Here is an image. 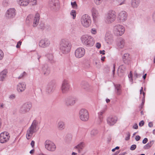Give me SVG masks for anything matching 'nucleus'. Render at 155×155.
<instances>
[{
	"label": "nucleus",
	"mask_w": 155,
	"mask_h": 155,
	"mask_svg": "<svg viewBox=\"0 0 155 155\" xmlns=\"http://www.w3.org/2000/svg\"><path fill=\"white\" fill-rule=\"evenodd\" d=\"M96 46L97 48H100L101 46V44L100 43L97 42L96 44Z\"/></svg>",
	"instance_id": "53"
},
{
	"label": "nucleus",
	"mask_w": 155,
	"mask_h": 155,
	"mask_svg": "<svg viewBox=\"0 0 155 155\" xmlns=\"http://www.w3.org/2000/svg\"><path fill=\"white\" fill-rule=\"evenodd\" d=\"M103 0H94V2L96 5H99L101 4Z\"/></svg>",
	"instance_id": "43"
},
{
	"label": "nucleus",
	"mask_w": 155,
	"mask_h": 155,
	"mask_svg": "<svg viewBox=\"0 0 155 155\" xmlns=\"http://www.w3.org/2000/svg\"><path fill=\"white\" fill-rule=\"evenodd\" d=\"M127 14L126 12L123 11H121L118 14V18L120 22L125 21L127 18Z\"/></svg>",
	"instance_id": "18"
},
{
	"label": "nucleus",
	"mask_w": 155,
	"mask_h": 155,
	"mask_svg": "<svg viewBox=\"0 0 155 155\" xmlns=\"http://www.w3.org/2000/svg\"><path fill=\"white\" fill-rule=\"evenodd\" d=\"M55 85L54 83L52 82H50L48 85L46 89V92L50 94L52 93L54 90Z\"/></svg>",
	"instance_id": "21"
},
{
	"label": "nucleus",
	"mask_w": 155,
	"mask_h": 155,
	"mask_svg": "<svg viewBox=\"0 0 155 155\" xmlns=\"http://www.w3.org/2000/svg\"><path fill=\"white\" fill-rule=\"evenodd\" d=\"M115 88V92L118 95H120L121 93V86L119 84H114Z\"/></svg>",
	"instance_id": "30"
},
{
	"label": "nucleus",
	"mask_w": 155,
	"mask_h": 155,
	"mask_svg": "<svg viewBox=\"0 0 155 155\" xmlns=\"http://www.w3.org/2000/svg\"><path fill=\"white\" fill-rule=\"evenodd\" d=\"M46 57L48 61L50 63H53L55 62L54 59V57L53 54L48 53L46 55Z\"/></svg>",
	"instance_id": "31"
},
{
	"label": "nucleus",
	"mask_w": 155,
	"mask_h": 155,
	"mask_svg": "<svg viewBox=\"0 0 155 155\" xmlns=\"http://www.w3.org/2000/svg\"><path fill=\"white\" fill-rule=\"evenodd\" d=\"M116 2L118 5H125L127 4V0H116Z\"/></svg>",
	"instance_id": "35"
},
{
	"label": "nucleus",
	"mask_w": 155,
	"mask_h": 155,
	"mask_svg": "<svg viewBox=\"0 0 155 155\" xmlns=\"http://www.w3.org/2000/svg\"><path fill=\"white\" fill-rule=\"evenodd\" d=\"M26 84L24 82L19 83L17 85V90L18 92L24 91L26 89Z\"/></svg>",
	"instance_id": "19"
},
{
	"label": "nucleus",
	"mask_w": 155,
	"mask_h": 155,
	"mask_svg": "<svg viewBox=\"0 0 155 155\" xmlns=\"http://www.w3.org/2000/svg\"><path fill=\"white\" fill-rule=\"evenodd\" d=\"M140 3V0H131V6L133 8H137L139 6Z\"/></svg>",
	"instance_id": "29"
},
{
	"label": "nucleus",
	"mask_w": 155,
	"mask_h": 155,
	"mask_svg": "<svg viewBox=\"0 0 155 155\" xmlns=\"http://www.w3.org/2000/svg\"><path fill=\"white\" fill-rule=\"evenodd\" d=\"M133 128L135 129H137L138 128V126L137 124H134L133 127Z\"/></svg>",
	"instance_id": "60"
},
{
	"label": "nucleus",
	"mask_w": 155,
	"mask_h": 155,
	"mask_svg": "<svg viewBox=\"0 0 155 155\" xmlns=\"http://www.w3.org/2000/svg\"><path fill=\"white\" fill-rule=\"evenodd\" d=\"M35 141L34 140L31 141V145L32 147H34L35 146Z\"/></svg>",
	"instance_id": "59"
},
{
	"label": "nucleus",
	"mask_w": 155,
	"mask_h": 155,
	"mask_svg": "<svg viewBox=\"0 0 155 155\" xmlns=\"http://www.w3.org/2000/svg\"><path fill=\"white\" fill-rule=\"evenodd\" d=\"M148 126L150 127H151L153 126V124L151 122H149L148 124Z\"/></svg>",
	"instance_id": "63"
},
{
	"label": "nucleus",
	"mask_w": 155,
	"mask_h": 155,
	"mask_svg": "<svg viewBox=\"0 0 155 155\" xmlns=\"http://www.w3.org/2000/svg\"><path fill=\"white\" fill-rule=\"evenodd\" d=\"M70 15L73 16V18L74 19L76 16V11L74 10H72L70 12Z\"/></svg>",
	"instance_id": "40"
},
{
	"label": "nucleus",
	"mask_w": 155,
	"mask_h": 155,
	"mask_svg": "<svg viewBox=\"0 0 155 155\" xmlns=\"http://www.w3.org/2000/svg\"><path fill=\"white\" fill-rule=\"evenodd\" d=\"M45 148L48 150L54 152L56 149V146L55 143L52 141L49 140H47L45 142Z\"/></svg>",
	"instance_id": "7"
},
{
	"label": "nucleus",
	"mask_w": 155,
	"mask_h": 155,
	"mask_svg": "<svg viewBox=\"0 0 155 155\" xmlns=\"http://www.w3.org/2000/svg\"><path fill=\"white\" fill-rule=\"evenodd\" d=\"M81 85L82 88L87 91H90L92 90V87L87 82H82Z\"/></svg>",
	"instance_id": "24"
},
{
	"label": "nucleus",
	"mask_w": 155,
	"mask_h": 155,
	"mask_svg": "<svg viewBox=\"0 0 155 155\" xmlns=\"http://www.w3.org/2000/svg\"><path fill=\"white\" fill-rule=\"evenodd\" d=\"M80 118V119L84 121L88 120L89 119V113L87 110L85 109L82 108L79 111Z\"/></svg>",
	"instance_id": "8"
},
{
	"label": "nucleus",
	"mask_w": 155,
	"mask_h": 155,
	"mask_svg": "<svg viewBox=\"0 0 155 155\" xmlns=\"http://www.w3.org/2000/svg\"><path fill=\"white\" fill-rule=\"evenodd\" d=\"M117 117L113 116H110L107 118V123L110 126L114 125L117 121Z\"/></svg>",
	"instance_id": "22"
},
{
	"label": "nucleus",
	"mask_w": 155,
	"mask_h": 155,
	"mask_svg": "<svg viewBox=\"0 0 155 155\" xmlns=\"http://www.w3.org/2000/svg\"><path fill=\"white\" fill-rule=\"evenodd\" d=\"M115 11L110 10L107 14V23L110 24L114 22L116 19Z\"/></svg>",
	"instance_id": "10"
},
{
	"label": "nucleus",
	"mask_w": 155,
	"mask_h": 155,
	"mask_svg": "<svg viewBox=\"0 0 155 155\" xmlns=\"http://www.w3.org/2000/svg\"><path fill=\"white\" fill-rule=\"evenodd\" d=\"M31 107L32 104L31 103H25L20 107L19 112L21 114H25L29 111Z\"/></svg>",
	"instance_id": "6"
},
{
	"label": "nucleus",
	"mask_w": 155,
	"mask_h": 155,
	"mask_svg": "<svg viewBox=\"0 0 155 155\" xmlns=\"http://www.w3.org/2000/svg\"><path fill=\"white\" fill-rule=\"evenodd\" d=\"M140 137L139 136H136L135 137V140L137 141H138L140 140Z\"/></svg>",
	"instance_id": "58"
},
{
	"label": "nucleus",
	"mask_w": 155,
	"mask_h": 155,
	"mask_svg": "<svg viewBox=\"0 0 155 155\" xmlns=\"http://www.w3.org/2000/svg\"><path fill=\"white\" fill-rule=\"evenodd\" d=\"M115 64H113L112 66L110 67V70H112V71L113 76L114 77V72L115 71Z\"/></svg>",
	"instance_id": "41"
},
{
	"label": "nucleus",
	"mask_w": 155,
	"mask_h": 155,
	"mask_svg": "<svg viewBox=\"0 0 155 155\" xmlns=\"http://www.w3.org/2000/svg\"><path fill=\"white\" fill-rule=\"evenodd\" d=\"M60 49L63 54L69 52L71 47V45L69 40L63 38L61 40L60 42Z\"/></svg>",
	"instance_id": "1"
},
{
	"label": "nucleus",
	"mask_w": 155,
	"mask_h": 155,
	"mask_svg": "<svg viewBox=\"0 0 155 155\" xmlns=\"http://www.w3.org/2000/svg\"><path fill=\"white\" fill-rule=\"evenodd\" d=\"M58 0H50L48 3V7L51 10H56L59 7Z\"/></svg>",
	"instance_id": "14"
},
{
	"label": "nucleus",
	"mask_w": 155,
	"mask_h": 155,
	"mask_svg": "<svg viewBox=\"0 0 155 155\" xmlns=\"http://www.w3.org/2000/svg\"><path fill=\"white\" fill-rule=\"evenodd\" d=\"M51 43L50 41L48 38H45L41 39L39 43L40 47L45 48L49 47Z\"/></svg>",
	"instance_id": "16"
},
{
	"label": "nucleus",
	"mask_w": 155,
	"mask_h": 155,
	"mask_svg": "<svg viewBox=\"0 0 155 155\" xmlns=\"http://www.w3.org/2000/svg\"><path fill=\"white\" fill-rule=\"evenodd\" d=\"M123 59L124 63L126 64H128L130 61L129 54L127 53L125 54L123 57Z\"/></svg>",
	"instance_id": "33"
},
{
	"label": "nucleus",
	"mask_w": 155,
	"mask_h": 155,
	"mask_svg": "<svg viewBox=\"0 0 155 155\" xmlns=\"http://www.w3.org/2000/svg\"><path fill=\"white\" fill-rule=\"evenodd\" d=\"M128 77L130 78V81H133L132 75V74L131 71H130V74L128 75Z\"/></svg>",
	"instance_id": "51"
},
{
	"label": "nucleus",
	"mask_w": 155,
	"mask_h": 155,
	"mask_svg": "<svg viewBox=\"0 0 155 155\" xmlns=\"http://www.w3.org/2000/svg\"><path fill=\"white\" fill-rule=\"evenodd\" d=\"M108 37V38H107V43L110 44L113 41V36L112 35H110Z\"/></svg>",
	"instance_id": "39"
},
{
	"label": "nucleus",
	"mask_w": 155,
	"mask_h": 155,
	"mask_svg": "<svg viewBox=\"0 0 155 155\" xmlns=\"http://www.w3.org/2000/svg\"><path fill=\"white\" fill-rule=\"evenodd\" d=\"M40 19V15L38 13H36L33 20V26L36 27L38 25Z\"/></svg>",
	"instance_id": "27"
},
{
	"label": "nucleus",
	"mask_w": 155,
	"mask_h": 155,
	"mask_svg": "<svg viewBox=\"0 0 155 155\" xmlns=\"http://www.w3.org/2000/svg\"><path fill=\"white\" fill-rule=\"evenodd\" d=\"M15 10L14 8H10L7 11L6 16L8 18L14 17L15 15Z\"/></svg>",
	"instance_id": "20"
},
{
	"label": "nucleus",
	"mask_w": 155,
	"mask_h": 155,
	"mask_svg": "<svg viewBox=\"0 0 155 155\" xmlns=\"http://www.w3.org/2000/svg\"><path fill=\"white\" fill-rule=\"evenodd\" d=\"M118 69L121 72L123 73L126 70V67L124 65L122 64L119 66Z\"/></svg>",
	"instance_id": "38"
},
{
	"label": "nucleus",
	"mask_w": 155,
	"mask_h": 155,
	"mask_svg": "<svg viewBox=\"0 0 155 155\" xmlns=\"http://www.w3.org/2000/svg\"><path fill=\"white\" fill-rule=\"evenodd\" d=\"M42 71L45 76H47L50 72V68L47 64L44 65L42 68Z\"/></svg>",
	"instance_id": "26"
},
{
	"label": "nucleus",
	"mask_w": 155,
	"mask_h": 155,
	"mask_svg": "<svg viewBox=\"0 0 155 155\" xmlns=\"http://www.w3.org/2000/svg\"><path fill=\"white\" fill-rule=\"evenodd\" d=\"M125 31V28L122 25L117 24L114 26L113 31L114 34L116 36H119L122 35Z\"/></svg>",
	"instance_id": "4"
},
{
	"label": "nucleus",
	"mask_w": 155,
	"mask_h": 155,
	"mask_svg": "<svg viewBox=\"0 0 155 155\" xmlns=\"http://www.w3.org/2000/svg\"><path fill=\"white\" fill-rule=\"evenodd\" d=\"M93 18L94 22H97L99 17V13L96 8L92 7L91 9Z\"/></svg>",
	"instance_id": "17"
},
{
	"label": "nucleus",
	"mask_w": 155,
	"mask_h": 155,
	"mask_svg": "<svg viewBox=\"0 0 155 155\" xmlns=\"http://www.w3.org/2000/svg\"><path fill=\"white\" fill-rule=\"evenodd\" d=\"M91 32L92 34L95 35L97 33V30L96 29L93 28L91 30Z\"/></svg>",
	"instance_id": "47"
},
{
	"label": "nucleus",
	"mask_w": 155,
	"mask_h": 155,
	"mask_svg": "<svg viewBox=\"0 0 155 155\" xmlns=\"http://www.w3.org/2000/svg\"><path fill=\"white\" fill-rule=\"evenodd\" d=\"M98 133V130L97 129H94L92 130L90 132V135L91 137H93L97 135Z\"/></svg>",
	"instance_id": "37"
},
{
	"label": "nucleus",
	"mask_w": 155,
	"mask_h": 155,
	"mask_svg": "<svg viewBox=\"0 0 155 155\" xmlns=\"http://www.w3.org/2000/svg\"><path fill=\"white\" fill-rule=\"evenodd\" d=\"M33 18V15L32 14H30L28 15L26 19V23L28 24L31 23L32 21Z\"/></svg>",
	"instance_id": "36"
},
{
	"label": "nucleus",
	"mask_w": 155,
	"mask_h": 155,
	"mask_svg": "<svg viewBox=\"0 0 155 155\" xmlns=\"http://www.w3.org/2000/svg\"><path fill=\"white\" fill-rule=\"evenodd\" d=\"M7 73V70H4L0 73V81H3L5 78Z\"/></svg>",
	"instance_id": "32"
},
{
	"label": "nucleus",
	"mask_w": 155,
	"mask_h": 155,
	"mask_svg": "<svg viewBox=\"0 0 155 155\" xmlns=\"http://www.w3.org/2000/svg\"><path fill=\"white\" fill-rule=\"evenodd\" d=\"M81 40L82 43L87 47H91L94 44V38L88 35H82L81 37Z\"/></svg>",
	"instance_id": "2"
},
{
	"label": "nucleus",
	"mask_w": 155,
	"mask_h": 155,
	"mask_svg": "<svg viewBox=\"0 0 155 155\" xmlns=\"http://www.w3.org/2000/svg\"><path fill=\"white\" fill-rule=\"evenodd\" d=\"M144 124V121L143 120H141L139 123V125L140 127H142L143 125Z\"/></svg>",
	"instance_id": "54"
},
{
	"label": "nucleus",
	"mask_w": 155,
	"mask_h": 155,
	"mask_svg": "<svg viewBox=\"0 0 155 155\" xmlns=\"http://www.w3.org/2000/svg\"><path fill=\"white\" fill-rule=\"evenodd\" d=\"M38 122L34 120L31 126L27 131L26 137L28 140L30 139L32 137L33 134L36 131V127Z\"/></svg>",
	"instance_id": "3"
},
{
	"label": "nucleus",
	"mask_w": 155,
	"mask_h": 155,
	"mask_svg": "<svg viewBox=\"0 0 155 155\" xmlns=\"http://www.w3.org/2000/svg\"><path fill=\"white\" fill-rule=\"evenodd\" d=\"M151 147V146L148 143L145 145L144 147H143V148L145 150H147L149 149Z\"/></svg>",
	"instance_id": "46"
},
{
	"label": "nucleus",
	"mask_w": 155,
	"mask_h": 155,
	"mask_svg": "<svg viewBox=\"0 0 155 155\" xmlns=\"http://www.w3.org/2000/svg\"><path fill=\"white\" fill-rule=\"evenodd\" d=\"M140 94H141L142 93L143 94V96H144L145 93H144V92L143 91V87H141V89H140Z\"/></svg>",
	"instance_id": "61"
},
{
	"label": "nucleus",
	"mask_w": 155,
	"mask_h": 155,
	"mask_svg": "<svg viewBox=\"0 0 155 155\" xmlns=\"http://www.w3.org/2000/svg\"><path fill=\"white\" fill-rule=\"evenodd\" d=\"M154 142V141L153 140H152L150 141L148 143L150 144V146H151L153 145V144Z\"/></svg>",
	"instance_id": "62"
},
{
	"label": "nucleus",
	"mask_w": 155,
	"mask_h": 155,
	"mask_svg": "<svg viewBox=\"0 0 155 155\" xmlns=\"http://www.w3.org/2000/svg\"><path fill=\"white\" fill-rule=\"evenodd\" d=\"M70 85L69 83L66 80H64L62 83L61 90L62 93L65 94L67 93L69 90Z\"/></svg>",
	"instance_id": "11"
},
{
	"label": "nucleus",
	"mask_w": 155,
	"mask_h": 155,
	"mask_svg": "<svg viewBox=\"0 0 155 155\" xmlns=\"http://www.w3.org/2000/svg\"><path fill=\"white\" fill-rule=\"evenodd\" d=\"M4 53L3 51L0 50V60H2L4 57Z\"/></svg>",
	"instance_id": "48"
},
{
	"label": "nucleus",
	"mask_w": 155,
	"mask_h": 155,
	"mask_svg": "<svg viewBox=\"0 0 155 155\" xmlns=\"http://www.w3.org/2000/svg\"><path fill=\"white\" fill-rule=\"evenodd\" d=\"M37 0H18V4L21 6H25L30 4L33 5L37 4Z\"/></svg>",
	"instance_id": "9"
},
{
	"label": "nucleus",
	"mask_w": 155,
	"mask_h": 155,
	"mask_svg": "<svg viewBox=\"0 0 155 155\" xmlns=\"http://www.w3.org/2000/svg\"><path fill=\"white\" fill-rule=\"evenodd\" d=\"M148 141V139L147 138H145L142 141V143L143 144L146 143Z\"/></svg>",
	"instance_id": "57"
},
{
	"label": "nucleus",
	"mask_w": 155,
	"mask_h": 155,
	"mask_svg": "<svg viewBox=\"0 0 155 155\" xmlns=\"http://www.w3.org/2000/svg\"><path fill=\"white\" fill-rule=\"evenodd\" d=\"M127 137L125 138V140H129L130 137V134L129 132H128L127 134Z\"/></svg>",
	"instance_id": "50"
},
{
	"label": "nucleus",
	"mask_w": 155,
	"mask_h": 155,
	"mask_svg": "<svg viewBox=\"0 0 155 155\" xmlns=\"http://www.w3.org/2000/svg\"><path fill=\"white\" fill-rule=\"evenodd\" d=\"M105 51L103 50V51H100V53L101 54H105L104 53Z\"/></svg>",
	"instance_id": "64"
},
{
	"label": "nucleus",
	"mask_w": 155,
	"mask_h": 155,
	"mask_svg": "<svg viewBox=\"0 0 155 155\" xmlns=\"http://www.w3.org/2000/svg\"><path fill=\"white\" fill-rule=\"evenodd\" d=\"M84 146V143L83 142H81L77 146L74 147V148L77 149L79 153H80L81 150L83 148Z\"/></svg>",
	"instance_id": "34"
},
{
	"label": "nucleus",
	"mask_w": 155,
	"mask_h": 155,
	"mask_svg": "<svg viewBox=\"0 0 155 155\" xmlns=\"http://www.w3.org/2000/svg\"><path fill=\"white\" fill-rule=\"evenodd\" d=\"M65 124L64 121L59 120L57 124V127L60 130H62L65 128Z\"/></svg>",
	"instance_id": "28"
},
{
	"label": "nucleus",
	"mask_w": 155,
	"mask_h": 155,
	"mask_svg": "<svg viewBox=\"0 0 155 155\" xmlns=\"http://www.w3.org/2000/svg\"><path fill=\"white\" fill-rule=\"evenodd\" d=\"M21 41H18L16 45V47L17 48H19L20 47V46L21 45Z\"/></svg>",
	"instance_id": "52"
},
{
	"label": "nucleus",
	"mask_w": 155,
	"mask_h": 155,
	"mask_svg": "<svg viewBox=\"0 0 155 155\" xmlns=\"http://www.w3.org/2000/svg\"><path fill=\"white\" fill-rule=\"evenodd\" d=\"M77 99L76 97L72 96L68 97L65 99V104L67 106H72L75 104Z\"/></svg>",
	"instance_id": "12"
},
{
	"label": "nucleus",
	"mask_w": 155,
	"mask_h": 155,
	"mask_svg": "<svg viewBox=\"0 0 155 155\" xmlns=\"http://www.w3.org/2000/svg\"><path fill=\"white\" fill-rule=\"evenodd\" d=\"M106 110V108L102 110L99 113H98V119L97 123L98 124L101 123L103 121V116Z\"/></svg>",
	"instance_id": "23"
},
{
	"label": "nucleus",
	"mask_w": 155,
	"mask_h": 155,
	"mask_svg": "<svg viewBox=\"0 0 155 155\" xmlns=\"http://www.w3.org/2000/svg\"><path fill=\"white\" fill-rule=\"evenodd\" d=\"M71 4L72 8H77V6L75 2H71Z\"/></svg>",
	"instance_id": "44"
},
{
	"label": "nucleus",
	"mask_w": 155,
	"mask_h": 155,
	"mask_svg": "<svg viewBox=\"0 0 155 155\" xmlns=\"http://www.w3.org/2000/svg\"><path fill=\"white\" fill-rule=\"evenodd\" d=\"M27 74L24 71L22 73H21L20 75L18 77V79H21L23 78Z\"/></svg>",
	"instance_id": "42"
},
{
	"label": "nucleus",
	"mask_w": 155,
	"mask_h": 155,
	"mask_svg": "<svg viewBox=\"0 0 155 155\" xmlns=\"http://www.w3.org/2000/svg\"><path fill=\"white\" fill-rule=\"evenodd\" d=\"M2 4L4 6H7L9 4L8 0H4L2 2Z\"/></svg>",
	"instance_id": "45"
},
{
	"label": "nucleus",
	"mask_w": 155,
	"mask_h": 155,
	"mask_svg": "<svg viewBox=\"0 0 155 155\" xmlns=\"http://www.w3.org/2000/svg\"><path fill=\"white\" fill-rule=\"evenodd\" d=\"M85 50L83 48H78L75 51V57L78 58L83 57L85 54Z\"/></svg>",
	"instance_id": "13"
},
{
	"label": "nucleus",
	"mask_w": 155,
	"mask_h": 155,
	"mask_svg": "<svg viewBox=\"0 0 155 155\" xmlns=\"http://www.w3.org/2000/svg\"><path fill=\"white\" fill-rule=\"evenodd\" d=\"M10 137L8 132H4L0 134V142L4 143L7 142L9 140Z\"/></svg>",
	"instance_id": "15"
},
{
	"label": "nucleus",
	"mask_w": 155,
	"mask_h": 155,
	"mask_svg": "<svg viewBox=\"0 0 155 155\" xmlns=\"http://www.w3.org/2000/svg\"><path fill=\"white\" fill-rule=\"evenodd\" d=\"M117 45L119 48H123L125 45L124 40L121 38H119L117 41Z\"/></svg>",
	"instance_id": "25"
},
{
	"label": "nucleus",
	"mask_w": 155,
	"mask_h": 155,
	"mask_svg": "<svg viewBox=\"0 0 155 155\" xmlns=\"http://www.w3.org/2000/svg\"><path fill=\"white\" fill-rule=\"evenodd\" d=\"M15 94H11L9 96V98L11 99H13L15 98Z\"/></svg>",
	"instance_id": "55"
},
{
	"label": "nucleus",
	"mask_w": 155,
	"mask_h": 155,
	"mask_svg": "<svg viewBox=\"0 0 155 155\" xmlns=\"http://www.w3.org/2000/svg\"><path fill=\"white\" fill-rule=\"evenodd\" d=\"M137 146L135 144L132 145L130 147V150H134L136 148Z\"/></svg>",
	"instance_id": "49"
},
{
	"label": "nucleus",
	"mask_w": 155,
	"mask_h": 155,
	"mask_svg": "<svg viewBox=\"0 0 155 155\" xmlns=\"http://www.w3.org/2000/svg\"><path fill=\"white\" fill-rule=\"evenodd\" d=\"M81 22L83 26L86 28L88 27L91 23L90 17L87 14L83 15L81 18Z\"/></svg>",
	"instance_id": "5"
},
{
	"label": "nucleus",
	"mask_w": 155,
	"mask_h": 155,
	"mask_svg": "<svg viewBox=\"0 0 155 155\" xmlns=\"http://www.w3.org/2000/svg\"><path fill=\"white\" fill-rule=\"evenodd\" d=\"M134 76L136 78H137L140 77L141 76V75L138 74L136 72H135L134 73Z\"/></svg>",
	"instance_id": "56"
}]
</instances>
